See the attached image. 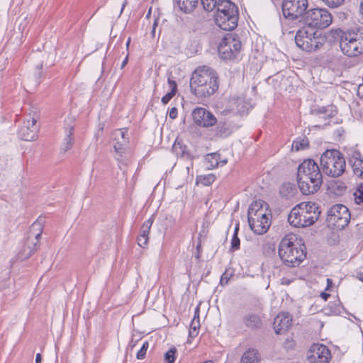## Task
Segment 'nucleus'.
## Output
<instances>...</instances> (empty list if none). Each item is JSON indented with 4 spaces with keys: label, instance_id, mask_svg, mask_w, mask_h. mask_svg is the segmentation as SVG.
<instances>
[{
    "label": "nucleus",
    "instance_id": "obj_1",
    "mask_svg": "<svg viewBox=\"0 0 363 363\" xmlns=\"http://www.w3.org/2000/svg\"><path fill=\"white\" fill-rule=\"evenodd\" d=\"M219 87L218 76L215 70L208 67H199L190 79L191 91L198 98L208 97Z\"/></svg>",
    "mask_w": 363,
    "mask_h": 363
},
{
    "label": "nucleus",
    "instance_id": "obj_2",
    "mask_svg": "<svg viewBox=\"0 0 363 363\" xmlns=\"http://www.w3.org/2000/svg\"><path fill=\"white\" fill-rule=\"evenodd\" d=\"M306 247L298 240L295 234H287L281 240L279 255L284 264L289 267L298 266L306 257Z\"/></svg>",
    "mask_w": 363,
    "mask_h": 363
},
{
    "label": "nucleus",
    "instance_id": "obj_3",
    "mask_svg": "<svg viewBox=\"0 0 363 363\" xmlns=\"http://www.w3.org/2000/svg\"><path fill=\"white\" fill-rule=\"evenodd\" d=\"M320 214L318 206L313 202H303L291 211L289 223L296 228H304L313 225Z\"/></svg>",
    "mask_w": 363,
    "mask_h": 363
},
{
    "label": "nucleus",
    "instance_id": "obj_4",
    "mask_svg": "<svg viewBox=\"0 0 363 363\" xmlns=\"http://www.w3.org/2000/svg\"><path fill=\"white\" fill-rule=\"evenodd\" d=\"M272 215L267 210V204L262 200L251 203L247 212L249 225L257 235L265 233L271 225Z\"/></svg>",
    "mask_w": 363,
    "mask_h": 363
},
{
    "label": "nucleus",
    "instance_id": "obj_5",
    "mask_svg": "<svg viewBox=\"0 0 363 363\" xmlns=\"http://www.w3.org/2000/svg\"><path fill=\"white\" fill-rule=\"evenodd\" d=\"M216 24L224 30H232L238 26V9L230 0H220L215 15Z\"/></svg>",
    "mask_w": 363,
    "mask_h": 363
},
{
    "label": "nucleus",
    "instance_id": "obj_6",
    "mask_svg": "<svg viewBox=\"0 0 363 363\" xmlns=\"http://www.w3.org/2000/svg\"><path fill=\"white\" fill-rule=\"evenodd\" d=\"M325 41V38L320 31L306 26L299 29L295 36L296 45L302 50L308 52L319 50Z\"/></svg>",
    "mask_w": 363,
    "mask_h": 363
},
{
    "label": "nucleus",
    "instance_id": "obj_7",
    "mask_svg": "<svg viewBox=\"0 0 363 363\" xmlns=\"http://www.w3.org/2000/svg\"><path fill=\"white\" fill-rule=\"evenodd\" d=\"M320 165L328 176L337 177L345 171L346 162L342 154L337 150H327L320 157Z\"/></svg>",
    "mask_w": 363,
    "mask_h": 363
},
{
    "label": "nucleus",
    "instance_id": "obj_8",
    "mask_svg": "<svg viewBox=\"0 0 363 363\" xmlns=\"http://www.w3.org/2000/svg\"><path fill=\"white\" fill-rule=\"evenodd\" d=\"M340 47L342 52L350 57L363 54V27L344 33Z\"/></svg>",
    "mask_w": 363,
    "mask_h": 363
},
{
    "label": "nucleus",
    "instance_id": "obj_9",
    "mask_svg": "<svg viewBox=\"0 0 363 363\" xmlns=\"http://www.w3.org/2000/svg\"><path fill=\"white\" fill-rule=\"evenodd\" d=\"M306 26L323 29L328 27L333 21L332 15L325 9H313L306 11L303 16Z\"/></svg>",
    "mask_w": 363,
    "mask_h": 363
},
{
    "label": "nucleus",
    "instance_id": "obj_10",
    "mask_svg": "<svg viewBox=\"0 0 363 363\" xmlns=\"http://www.w3.org/2000/svg\"><path fill=\"white\" fill-rule=\"evenodd\" d=\"M128 130L121 128L116 130L113 133L114 150L116 152V158L119 162V167L122 169L121 164L127 166L130 157V154L126 152L125 147L128 143V138L126 137Z\"/></svg>",
    "mask_w": 363,
    "mask_h": 363
},
{
    "label": "nucleus",
    "instance_id": "obj_11",
    "mask_svg": "<svg viewBox=\"0 0 363 363\" xmlns=\"http://www.w3.org/2000/svg\"><path fill=\"white\" fill-rule=\"evenodd\" d=\"M350 220L349 209L342 204L333 206L328 211L327 221L329 225L341 230L347 225Z\"/></svg>",
    "mask_w": 363,
    "mask_h": 363
},
{
    "label": "nucleus",
    "instance_id": "obj_12",
    "mask_svg": "<svg viewBox=\"0 0 363 363\" xmlns=\"http://www.w3.org/2000/svg\"><path fill=\"white\" fill-rule=\"evenodd\" d=\"M241 49V42L233 34H228L220 43L218 50L219 55L224 60L235 58Z\"/></svg>",
    "mask_w": 363,
    "mask_h": 363
},
{
    "label": "nucleus",
    "instance_id": "obj_13",
    "mask_svg": "<svg viewBox=\"0 0 363 363\" xmlns=\"http://www.w3.org/2000/svg\"><path fill=\"white\" fill-rule=\"evenodd\" d=\"M43 230V223L38 220L30 229L28 237L21 252L23 259L28 258L36 250Z\"/></svg>",
    "mask_w": 363,
    "mask_h": 363
},
{
    "label": "nucleus",
    "instance_id": "obj_14",
    "mask_svg": "<svg viewBox=\"0 0 363 363\" xmlns=\"http://www.w3.org/2000/svg\"><path fill=\"white\" fill-rule=\"evenodd\" d=\"M308 6V0H284L282 2V12L285 18L291 20L298 19L303 16Z\"/></svg>",
    "mask_w": 363,
    "mask_h": 363
},
{
    "label": "nucleus",
    "instance_id": "obj_15",
    "mask_svg": "<svg viewBox=\"0 0 363 363\" xmlns=\"http://www.w3.org/2000/svg\"><path fill=\"white\" fill-rule=\"evenodd\" d=\"M323 179L321 172L318 165L313 160H304L298 167L297 171V181L306 182L313 179Z\"/></svg>",
    "mask_w": 363,
    "mask_h": 363
},
{
    "label": "nucleus",
    "instance_id": "obj_16",
    "mask_svg": "<svg viewBox=\"0 0 363 363\" xmlns=\"http://www.w3.org/2000/svg\"><path fill=\"white\" fill-rule=\"evenodd\" d=\"M330 357L329 349L322 344H313L307 356L309 363H328Z\"/></svg>",
    "mask_w": 363,
    "mask_h": 363
},
{
    "label": "nucleus",
    "instance_id": "obj_17",
    "mask_svg": "<svg viewBox=\"0 0 363 363\" xmlns=\"http://www.w3.org/2000/svg\"><path fill=\"white\" fill-rule=\"evenodd\" d=\"M192 118L194 123L203 128H209L215 125L217 118L209 111L202 107H197L192 111Z\"/></svg>",
    "mask_w": 363,
    "mask_h": 363
},
{
    "label": "nucleus",
    "instance_id": "obj_18",
    "mask_svg": "<svg viewBox=\"0 0 363 363\" xmlns=\"http://www.w3.org/2000/svg\"><path fill=\"white\" fill-rule=\"evenodd\" d=\"M36 122L37 120L34 118L24 122L23 126L19 130V135L22 140L32 141L37 138L38 127L36 125Z\"/></svg>",
    "mask_w": 363,
    "mask_h": 363
},
{
    "label": "nucleus",
    "instance_id": "obj_19",
    "mask_svg": "<svg viewBox=\"0 0 363 363\" xmlns=\"http://www.w3.org/2000/svg\"><path fill=\"white\" fill-rule=\"evenodd\" d=\"M292 317L288 312L279 313L274 320V329L277 334H282L291 325Z\"/></svg>",
    "mask_w": 363,
    "mask_h": 363
},
{
    "label": "nucleus",
    "instance_id": "obj_20",
    "mask_svg": "<svg viewBox=\"0 0 363 363\" xmlns=\"http://www.w3.org/2000/svg\"><path fill=\"white\" fill-rule=\"evenodd\" d=\"M300 191L304 195H310L316 192L320 187L323 179H318L317 178L311 179V181H297Z\"/></svg>",
    "mask_w": 363,
    "mask_h": 363
},
{
    "label": "nucleus",
    "instance_id": "obj_21",
    "mask_svg": "<svg viewBox=\"0 0 363 363\" xmlns=\"http://www.w3.org/2000/svg\"><path fill=\"white\" fill-rule=\"evenodd\" d=\"M349 163L352 166L354 174L363 179V160L360 157V153L354 152L350 155Z\"/></svg>",
    "mask_w": 363,
    "mask_h": 363
},
{
    "label": "nucleus",
    "instance_id": "obj_22",
    "mask_svg": "<svg viewBox=\"0 0 363 363\" xmlns=\"http://www.w3.org/2000/svg\"><path fill=\"white\" fill-rule=\"evenodd\" d=\"M208 169H213L218 167H223L228 162L227 159H221L220 155L217 152L208 154L205 158Z\"/></svg>",
    "mask_w": 363,
    "mask_h": 363
},
{
    "label": "nucleus",
    "instance_id": "obj_23",
    "mask_svg": "<svg viewBox=\"0 0 363 363\" xmlns=\"http://www.w3.org/2000/svg\"><path fill=\"white\" fill-rule=\"evenodd\" d=\"M175 4L184 13H191L197 6L199 0H174Z\"/></svg>",
    "mask_w": 363,
    "mask_h": 363
},
{
    "label": "nucleus",
    "instance_id": "obj_24",
    "mask_svg": "<svg viewBox=\"0 0 363 363\" xmlns=\"http://www.w3.org/2000/svg\"><path fill=\"white\" fill-rule=\"evenodd\" d=\"M243 323L246 327L251 329L259 328L262 325L259 316L255 313H248L243 318Z\"/></svg>",
    "mask_w": 363,
    "mask_h": 363
},
{
    "label": "nucleus",
    "instance_id": "obj_25",
    "mask_svg": "<svg viewBox=\"0 0 363 363\" xmlns=\"http://www.w3.org/2000/svg\"><path fill=\"white\" fill-rule=\"evenodd\" d=\"M259 354L256 349H249L241 357L240 363H258Z\"/></svg>",
    "mask_w": 363,
    "mask_h": 363
},
{
    "label": "nucleus",
    "instance_id": "obj_26",
    "mask_svg": "<svg viewBox=\"0 0 363 363\" xmlns=\"http://www.w3.org/2000/svg\"><path fill=\"white\" fill-rule=\"evenodd\" d=\"M172 150L178 157L191 158L187 147L181 142L176 141L172 147Z\"/></svg>",
    "mask_w": 363,
    "mask_h": 363
},
{
    "label": "nucleus",
    "instance_id": "obj_27",
    "mask_svg": "<svg viewBox=\"0 0 363 363\" xmlns=\"http://www.w3.org/2000/svg\"><path fill=\"white\" fill-rule=\"evenodd\" d=\"M69 124L67 128H69L67 134L64 140V144L62 146V150L65 152L68 151L73 145V138H72L73 130V121L72 118H68Z\"/></svg>",
    "mask_w": 363,
    "mask_h": 363
},
{
    "label": "nucleus",
    "instance_id": "obj_28",
    "mask_svg": "<svg viewBox=\"0 0 363 363\" xmlns=\"http://www.w3.org/2000/svg\"><path fill=\"white\" fill-rule=\"evenodd\" d=\"M167 82L170 89V91L165 94L161 100L162 103L164 105L167 104L173 98V96H174L177 90V85L175 81L168 78Z\"/></svg>",
    "mask_w": 363,
    "mask_h": 363
},
{
    "label": "nucleus",
    "instance_id": "obj_29",
    "mask_svg": "<svg viewBox=\"0 0 363 363\" xmlns=\"http://www.w3.org/2000/svg\"><path fill=\"white\" fill-rule=\"evenodd\" d=\"M296 191L294 184L291 183H284L280 188L279 192L283 197L291 198L294 196Z\"/></svg>",
    "mask_w": 363,
    "mask_h": 363
},
{
    "label": "nucleus",
    "instance_id": "obj_30",
    "mask_svg": "<svg viewBox=\"0 0 363 363\" xmlns=\"http://www.w3.org/2000/svg\"><path fill=\"white\" fill-rule=\"evenodd\" d=\"M216 126V135L218 136H226L228 135L230 133V130L228 128V125L225 121H217Z\"/></svg>",
    "mask_w": 363,
    "mask_h": 363
},
{
    "label": "nucleus",
    "instance_id": "obj_31",
    "mask_svg": "<svg viewBox=\"0 0 363 363\" xmlns=\"http://www.w3.org/2000/svg\"><path fill=\"white\" fill-rule=\"evenodd\" d=\"M199 318H193L190 324L189 335L191 337L196 336L199 333Z\"/></svg>",
    "mask_w": 363,
    "mask_h": 363
},
{
    "label": "nucleus",
    "instance_id": "obj_32",
    "mask_svg": "<svg viewBox=\"0 0 363 363\" xmlns=\"http://www.w3.org/2000/svg\"><path fill=\"white\" fill-rule=\"evenodd\" d=\"M203 9L206 11H212L216 7L218 8L217 0H201Z\"/></svg>",
    "mask_w": 363,
    "mask_h": 363
},
{
    "label": "nucleus",
    "instance_id": "obj_33",
    "mask_svg": "<svg viewBox=\"0 0 363 363\" xmlns=\"http://www.w3.org/2000/svg\"><path fill=\"white\" fill-rule=\"evenodd\" d=\"M152 223L153 219L152 218H149L148 220H145L141 226L140 235L148 237Z\"/></svg>",
    "mask_w": 363,
    "mask_h": 363
},
{
    "label": "nucleus",
    "instance_id": "obj_34",
    "mask_svg": "<svg viewBox=\"0 0 363 363\" xmlns=\"http://www.w3.org/2000/svg\"><path fill=\"white\" fill-rule=\"evenodd\" d=\"M177 350L175 347H172L169 350L164 356L165 363H174L175 360V354Z\"/></svg>",
    "mask_w": 363,
    "mask_h": 363
},
{
    "label": "nucleus",
    "instance_id": "obj_35",
    "mask_svg": "<svg viewBox=\"0 0 363 363\" xmlns=\"http://www.w3.org/2000/svg\"><path fill=\"white\" fill-rule=\"evenodd\" d=\"M200 180L203 184L208 186L216 180V176L213 174H206L201 176Z\"/></svg>",
    "mask_w": 363,
    "mask_h": 363
},
{
    "label": "nucleus",
    "instance_id": "obj_36",
    "mask_svg": "<svg viewBox=\"0 0 363 363\" xmlns=\"http://www.w3.org/2000/svg\"><path fill=\"white\" fill-rule=\"evenodd\" d=\"M322 2L330 8H337L341 6L345 0H321Z\"/></svg>",
    "mask_w": 363,
    "mask_h": 363
},
{
    "label": "nucleus",
    "instance_id": "obj_37",
    "mask_svg": "<svg viewBox=\"0 0 363 363\" xmlns=\"http://www.w3.org/2000/svg\"><path fill=\"white\" fill-rule=\"evenodd\" d=\"M149 347L148 342L145 341L143 342L140 350L137 352V359H143L145 358L147 350Z\"/></svg>",
    "mask_w": 363,
    "mask_h": 363
},
{
    "label": "nucleus",
    "instance_id": "obj_38",
    "mask_svg": "<svg viewBox=\"0 0 363 363\" xmlns=\"http://www.w3.org/2000/svg\"><path fill=\"white\" fill-rule=\"evenodd\" d=\"M314 113L318 115H323V118L325 119L326 118V116H333L332 111H330V113H328V110L325 107H320L318 108H316L314 110Z\"/></svg>",
    "mask_w": 363,
    "mask_h": 363
},
{
    "label": "nucleus",
    "instance_id": "obj_39",
    "mask_svg": "<svg viewBox=\"0 0 363 363\" xmlns=\"http://www.w3.org/2000/svg\"><path fill=\"white\" fill-rule=\"evenodd\" d=\"M240 240L238 235H233L232 240H231V245L230 250L231 251H235L238 250L240 248Z\"/></svg>",
    "mask_w": 363,
    "mask_h": 363
},
{
    "label": "nucleus",
    "instance_id": "obj_40",
    "mask_svg": "<svg viewBox=\"0 0 363 363\" xmlns=\"http://www.w3.org/2000/svg\"><path fill=\"white\" fill-rule=\"evenodd\" d=\"M308 145V143L305 142L304 140L301 141H294L293 143L292 147L296 149V150H299L301 149H304Z\"/></svg>",
    "mask_w": 363,
    "mask_h": 363
},
{
    "label": "nucleus",
    "instance_id": "obj_41",
    "mask_svg": "<svg viewBox=\"0 0 363 363\" xmlns=\"http://www.w3.org/2000/svg\"><path fill=\"white\" fill-rule=\"evenodd\" d=\"M231 276H232V274H230L227 272H225L220 277V284L221 285H227Z\"/></svg>",
    "mask_w": 363,
    "mask_h": 363
},
{
    "label": "nucleus",
    "instance_id": "obj_42",
    "mask_svg": "<svg viewBox=\"0 0 363 363\" xmlns=\"http://www.w3.org/2000/svg\"><path fill=\"white\" fill-rule=\"evenodd\" d=\"M149 238L140 235L138 238V244L140 247H144L147 244Z\"/></svg>",
    "mask_w": 363,
    "mask_h": 363
},
{
    "label": "nucleus",
    "instance_id": "obj_43",
    "mask_svg": "<svg viewBox=\"0 0 363 363\" xmlns=\"http://www.w3.org/2000/svg\"><path fill=\"white\" fill-rule=\"evenodd\" d=\"M354 196H355V202L357 204H360V203H363V191H359V194H357V193H355L354 194Z\"/></svg>",
    "mask_w": 363,
    "mask_h": 363
},
{
    "label": "nucleus",
    "instance_id": "obj_44",
    "mask_svg": "<svg viewBox=\"0 0 363 363\" xmlns=\"http://www.w3.org/2000/svg\"><path fill=\"white\" fill-rule=\"evenodd\" d=\"M169 116L172 119H175L177 116V108L172 107L169 111Z\"/></svg>",
    "mask_w": 363,
    "mask_h": 363
},
{
    "label": "nucleus",
    "instance_id": "obj_45",
    "mask_svg": "<svg viewBox=\"0 0 363 363\" xmlns=\"http://www.w3.org/2000/svg\"><path fill=\"white\" fill-rule=\"evenodd\" d=\"M333 280L330 279H327V288H326V290H329V289L333 285Z\"/></svg>",
    "mask_w": 363,
    "mask_h": 363
},
{
    "label": "nucleus",
    "instance_id": "obj_46",
    "mask_svg": "<svg viewBox=\"0 0 363 363\" xmlns=\"http://www.w3.org/2000/svg\"><path fill=\"white\" fill-rule=\"evenodd\" d=\"M42 67H43V65L41 64L40 68L38 70L37 80H38L40 78V77H41L42 72L40 71V69H42Z\"/></svg>",
    "mask_w": 363,
    "mask_h": 363
},
{
    "label": "nucleus",
    "instance_id": "obj_47",
    "mask_svg": "<svg viewBox=\"0 0 363 363\" xmlns=\"http://www.w3.org/2000/svg\"><path fill=\"white\" fill-rule=\"evenodd\" d=\"M199 306H197L195 309L194 318H199Z\"/></svg>",
    "mask_w": 363,
    "mask_h": 363
},
{
    "label": "nucleus",
    "instance_id": "obj_48",
    "mask_svg": "<svg viewBox=\"0 0 363 363\" xmlns=\"http://www.w3.org/2000/svg\"><path fill=\"white\" fill-rule=\"evenodd\" d=\"M321 298H323L325 301H327L328 298L330 296V294L326 293H321L320 294Z\"/></svg>",
    "mask_w": 363,
    "mask_h": 363
},
{
    "label": "nucleus",
    "instance_id": "obj_49",
    "mask_svg": "<svg viewBox=\"0 0 363 363\" xmlns=\"http://www.w3.org/2000/svg\"><path fill=\"white\" fill-rule=\"evenodd\" d=\"M41 362V355L40 354H37L35 357V363H40Z\"/></svg>",
    "mask_w": 363,
    "mask_h": 363
},
{
    "label": "nucleus",
    "instance_id": "obj_50",
    "mask_svg": "<svg viewBox=\"0 0 363 363\" xmlns=\"http://www.w3.org/2000/svg\"><path fill=\"white\" fill-rule=\"evenodd\" d=\"M128 62V56L125 58L123 62H122L121 67L123 68Z\"/></svg>",
    "mask_w": 363,
    "mask_h": 363
},
{
    "label": "nucleus",
    "instance_id": "obj_51",
    "mask_svg": "<svg viewBox=\"0 0 363 363\" xmlns=\"http://www.w3.org/2000/svg\"><path fill=\"white\" fill-rule=\"evenodd\" d=\"M357 278L363 282V273H359L357 275Z\"/></svg>",
    "mask_w": 363,
    "mask_h": 363
},
{
    "label": "nucleus",
    "instance_id": "obj_52",
    "mask_svg": "<svg viewBox=\"0 0 363 363\" xmlns=\"http://www.w3.org/2000/svg\"><path fill=\"white\" fill-rule=\"evenodd\" d=\"M238 230H239V227H238V225H237L235 228V230H234V233L233 235H238Z\"/></svg>",
    "mask_w": 363,
    "mask_h": 363
},
{
    "label": "nucleus",
    "instance_id": "obj_53",
    "mask_svg": "<svg viewBox=\"0 0 363 363\" xmlns=\"http://www.w3.org/2000/svg\"><path fill=\"white\" fill-rule=\"evenodd\" d=\"M156 26H157V23H156V22H155V23H154V25H153V28H152V35H154V34H155V27H156Z\"/></svg>",
    "mask_w": 363,
    "mask_h": 363
},
{
    "label": "nucleus",
    "instance_id": "obj_54",
    "mask_svg": "<svg viewBox=\"0 0 363 363\" xmlns=\"http://www.w3.org/2000/svg\"><path fill=\"white\" fill-rule=\"evenodd\" d=\"M130 38H129L126 42V47L128 48L129 45H130Z\"/></svg>",
    "mask_w": 363,
    "mask_h": 363
},
{
    "label": "nucleus",
    "instance_id": "obj_55",
    "mask_svg": "<svg viewBox=\"0 0 363 363\" xmlns=\"http://www.w3.org/2000/svg\"><path fill=\"white\" fill-rule=\"evenodd\" d=\"M125 4H126V2H124V3H123V6H122L121 10V13L123 12V9H124V7H125Z\"/></svg>",
    "mask_w": 363,
    "mask_h": 363
},
{
    "label": "nucleus",
    "instance_id": "obj_56",
    "mask_svg": "<svg viewBox=\"0 0 363 363\" xmlns=\"http://www.w3.org/2000/svg\"><path fill=\"white\" fill-rule=\"evenodd\" d=\"M196 248H197V250L199 252L200 248H201V243L197 245Z\"/></svg>",
    "mask_w": 363,
    "mask_h": 363
}]
</instances>
